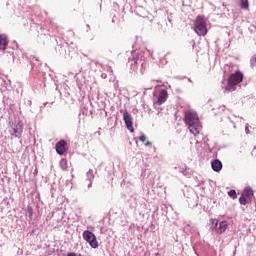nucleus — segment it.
<instances>
[{"instance_id":"20e7f679","label":"nucleus","mask_w":256,"mask_h":256,"mask_svg":"<svg viewBox=\"0 0 256 256\" xmlns=\"http://www.w3.org/2000/svg\"><path fill=\"white\" fill-rule=\"evenodd\" d=\"M241 81H243V73L236 71L235 73L231 74L228 78V84L225 88L226 91H235V87H237Z\"/></svg>"},{"instance_id":"9d476101","label":"nucleus","mask_w":256,"mask_h":256,"mask_svg":"<svg viewBox=\"0 0 256 256\" xmlns=\"http://www.w3.org/2000/svg\"><path fill=\"white\" fill-rule=\"evenodd\" d=\"M23 133V121H19L17 125L13 128L12 135H15L16 137H21V134Z\"/></svg>"},{"instance_id":"423d86ee","label":"nucleus","mask_w":256,"mask_h":256,"mask_svg":"<svg viewBox=\"0 0 256 256\" xmlns=\"http://www.w3.org/2000/svg\"><path fill=\"white\" fill-rule=\"evenodd\" d=\"M83 239H84V241L89 243V245H90V247H92V249H97V247H99V243L97 242V237H95V234H93V232H91L89 230L84 231Z\"/></svg>"},{"instance_id":"4468645a","label":"nucleus","mask_w":256,"mask_h":256,"mask_svg":"<svg viewBox=\"0 0 256 256\" xmlns=\"http://www.w3.org/2000/svg\"><path fill=\"white\" fill-rule=\"evenodd\" d=\"M60 167L62 171H67L69 169V163L67 162V159L60 160Z\"/></svg>"},{"instance_id":"4be33fe9","label":"nucleus","mask_w":256,"mask_h":256,"mask_svg":"<svg viewBox=\"0 0 256 256\" xmlns=\"http://www.w3.org/2000/svg\"><path fill=\"white\" fill-rule=\"evenodd\" d=\"M245 131L246 133H249V126H246Z\"/></svg>"},{"instance_id":"f03ea898","label":"nucleus","mask_w":256,"mask_h":256,"mask_svg":"<svg viewBox=\"0 0 256 256\" xmlns=\"http://www.w3.org/2000/svg\"><path fill=\"white\" fill-rule=\"evenodd\" d=\"M194 31L200 37H205V35H207V20L205 19V16L198 15L196 17Z\"/></svg>"},{"instance_id":"39448f33","label":"nucleus","mask_w":256,"mask_h":256,"mask_svg":"<svg viewBox=\"0 0 256 256\" xmlns=\"http://www.w3.org/2000/svg\"><path fill=\"white\" fill-rule=\"evenodd\" d=\"M253 201V189L250 187H246L239 198L240 205H247V203H251Z\"/></svg>"},{"instance_id":"a211bd4d","label":"nucleus","mask_w":256,"mask_h":256,"mask_svg":"<svg viewBox=\"0 0 256 256\" xmlns=\"http://www.w3.org/2000/svg\"><path fill=\"white\" fill-rule=\"evenodd\" d=\"M139 141H141L142 143H145V141H147V137L145 135H141L139 137Z\"/></svg>"},{"instance_id":"f3484780","label":"nucleus","mask_w":256,"mask_h":256,"mask_svg":"<svg viewBox=\"0 0 256 256\" xmlns=\"http://www.w3.org/2000/svg\"><path fill=\"white\" fill-rule=\"evenodd\" d=\"M212 229H217V225H219V220L211 219Z\"/></svg>"},{"instance_id":"7ed1b4c3","label":"nucleus","mask_w":256,"mask_h":256,"mask_svg":"<svg viewBox=\"0 0 256 256\" xmlns=\"http://www.w3.org/2000/svg\"><path fill=\"white\" fill-rule=\"evenodd\" d=\"M130 69L137 71L139 65L145 63V52H132V58L129 59Z\"/></svg>"},{"instance_id":"f257e3e1","label":"nucleus","mask_w":256,"mask_h":256,"mask_svg":"<svg viewBox=\"0 0 256 256\" xmlns=\"http://www.w3.org/2000/svg\"><path fill=\"white\" fill-rule=\"evenodd\" d=\"M184 123L188 126L190 133L193 135H199L201 131V123L199 122V116H197V113L186 111L184 115Z\"/></svg>"},{"instance_id":"0eeeda50","label":"nucleus","mask_w":256,"mask_h":256,"mask_svg":"<svg viewBox=\"0 0 256 256\" xmlns=\"http://www.w3.org/2000/svg\"><path fill=\"white\" fill-rule=\"evenodd\" d=\"M68 149L69 148L67 147V142L65 140H60L55 145V150L58 155H65Z\"/></svg>"},{"instance_id":"412c9836","label":"nucleus","mask_w":256,"mask_h":256,"mask_svg":"<svg viewBox=\"0 0 256 256\" xmlns=\"http://www.w3.org/2000/svg\"><path fill=\"white\" fill-rule=\"evenodd\" d=\"M145 145L146 147H151V141H146Z\"/></svg>"},{"instance_id":"6e6552de","label":"nucleus","mask_w":256,"mask_h":256,"mask_svg":"<svg viewBox=\"0 0 256 256\" xmlns=\"http://www.w3.org/2000/svg\"><path fill=\"white\" fill-rule=\"evenodd\" d=\"M123 119L127 127V130L133 133L135 131V129L133 128V118H131V115L129 114V112L125 111L123 113Z\"/></svg>"},{"instance_id":"9b49d317","label":"nucleus","mask_w":256,"mask_h":256,"mask_svg":"<svg viewBox=\"0 0 256 256\" xmlns=\"http://www.w3.org/2000/svg\"><path fill=\"white\" fill-rule=\"evenodd\" d=\"M7 45H9V40L7 39V35H0V51H5L7 49Z\"/></svg>"},{"instance_id":"2eb2a0df","label":"nucleus","mask_w":256,"mask_h":256,"mask_svg":"<svg viewBox=\"0 0 256 256\" xmlns=\"http://www.w3.org/2000/svg\"><path fill=\"white\" fill-rule=\"evenodd\" d=\"M240 9H249V0H240Z\"/></svg>"},{"instance_id":"6ab92c4d","label":"nucleus","mask_w":256,"mask_h":256,"mask_svg":"<svg viewBox=\"0 0 256 256\" xmlns=\"http://www.w3.org/2000/svg\"><path fill=\"white\" fill-rule=\"evenodd\" d=\"M252 65H256V54L251 59Z\"/></svg>"},{"instance_id":"f8f14e48","label":"nucleus","mask_w":256,"mask_h":256,"mask_svg":"<svg viewBox=\"0 0 256 256\" xmlns=\"http://www.w3.org/2000/svg\"><path fill=\"white\" fill-rule=\"evenodd\" d=\"M211 167L213 171H215L216 173H219V171L223 169V163H221L219 159H216L212 161Z\"/></svg>"},{"instance_id":"ddd939ff","label":"nucleus","mask_w":256,"mask_h":256,"mask_svg":"<svg viewBox=\"0 0 256 256\" xmlns=\"http://www.w3.org/2000/svg\"><path fill=\"white\" fill-rule=\"evenodd\" d=\"M225 231H227V222L226 221H222L219 224V228H218V233H225Z\"/></svg>"},{"instance_id":"aec40b11","label":"nucleus","mask_w":256,"mask_h":256,"mask_svg":"<svg viewBox=\"0 0 256 256\" xmlns=\"http://www.w3.org/2000/svg\"><path fill=\"white\" fill-rule=\"evenodd\" d=\"M67 256H77V253H75V252H70V253L67 254Z\"/></svg>"},{"instance_id":"1a4fd4ad","label":"nucleus","mask_w":256,"mask_h":256,"mask_svg":"<svg viewBox=\"0 0 256 256\" xmlns=\"http://www.w3.org/2000/svg\"><path fill=\"white\" fill-rule=\"evenodd\" d=\"M167 97H169V94L167 93V90H161L158 95L157 105H163L165 101H167Z\"/></svg>"},{"instance_id":"dca6fc26","label":"nucleus","mask_w":256,"mask_h":256,"mask_svg":"<svg viewBox=\"0 0 256 256\" xmlns=\"http://www.w3.org/2000/svg\"><path fill=\"white\" fill-rule=\"evenodd\" d=\"M228 195L231 197V199H237V192L235 190H230Z\"/></svg>"}]
</instances>
